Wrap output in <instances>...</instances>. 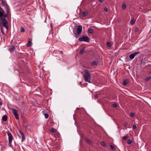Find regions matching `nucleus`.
I'll return each mask as SVG.
<instances>
[{
  "mask_svg": "<svg viewBox=\"0 0 151 151\" xmlns=\"http://www.w3.org/2000/svg\"><path fill=\"white\" fill-rule=\"evenodd\" d=\"M85 140H86V141H87V142H88V143H90V139H87V138H86L85 139Z\"/></svg>",
  "mask_w": 151,
  "mask_h": 151,
  "instance_id": "nucleus-29",
  "label": "nucleus"
},
{
  "mask_svg": "<svg viewBox=\"0 0 151 151\" xmlns=\"http://www.w3.org/2000/svg\"><path fill=\"white\" fill-rule=\"evenodd\" d=\"M20 31L21 32H24L25 31V29H24V28L22 27H21V28H20Z\"/></svg>",
  "mask_w": 151,
  "mask_h": 151,
  "instance_id": "nucleus-21",
  "label": "nucleus"
},
{
  "mask_svg": "<svg viewBox=\"0 0 151 151\" xmlns=\"http://www.w3.org/2000/svg\"><path fill=\"white\" fill-rule=\"evenodd\" d=\"M150 78H151V76L150 77ZM150 79H151V78H150Z\"/></svg>",
  "mask_w": 151,
  "mask_h": 151,
  "instance_id": "nucleus-44",
  "label": "nucleus"
},
{
  "mask_svg": "<svg viewBox=\"0 0 151 151\" xmlns=\"http://www.w3.org/2000/svg\"><path fill=\"white\" fill-rule=\"evenodd\" d=\"M7 117L6 115H4L2 118V120H3L4 121H7Z\"/></svg>",
  "mask_w": 151,
  "mask_h": 151,
  "instance_id": "nucleus-12",
  "label": "nucleus"
},
{
  "mask_svg": "<svg viewBox=\"0 0 151 151\" xmlns=\"http://www.w3.org/2000/svg\"><path fill=\"white\" fill-rule=\"evenodd\" d=\"M107 45L109 47H110L111 45V43L109 42H107Z\"/></svg>",
  "mask_w": 151,
  "mask_h": 151,
  "instance_id": "nucleus-25",
  "label": "nucleus"
},
{
  "mask_svg": "<svg viewBox=\"0 0 151 151\" xmlns=\"http://www.w3.org/2000/svg\"><path fill=\"white\" fill-rule=\"evenodd\" d=\"M130 115L131 116L133 117L134 116V114L133 113H131L130 114Z\"/></svg>",
  "mask_w": 151,
  "mask_h": 151,
  "instance_id": "nucleus-35",
  "label": "nucleus"
},
{
  "mask_svg": "<svg viewBox=\"0 0 151 151\" xmlns=\"http://www.w3.org/2000/svg\"><path fill=\"white\" fill-rule=\"evenodd\" d=\"M6 4V3L5 4V2H4V1H2L1 3V4L2 6H5V5Z\"/></svg>",
  "mask_w": 151,
  "mask_h": 151,
  "instance_id": "nucleus-26",
  "label": "nucleus"
},
{
  "mask_svg": "<svg viewBox=\"0 0 151 151\" xmlns=\"http://www.w3.org/2000/svg\"><path fill=\"white\" fill-rule=\"evenodd\" d=\"M112 106L114 107H116L117 106V104H114L112 105Z\"/></svg>",
  "mask_w": 151,
  "mask_h": 151,
  "instance_id": "nucleus-31",
  "label": "nucleus"
},
{
  "mask_svg": "<svg viewBox=\"0 0 151 151\" xmlns=\"http://www.w3.org/2000/svg\"><path fill=\"white\" fill-rule=\"evenodd\" d=\"M9 15L7 13L5 14L4 11H3V12H0V18H1L3 26L6 28L7 30L8 29L9 26L8 22L6 18Z\"/></svg>",
  "mask_w": 151,
  "mask_h": 151,
  "instance_id": "nucleus-1",
  "label": "nucleus"
},
{
  "mask_svg": "<svg viewBox=\"0 0 151 151\" xmlns=\"http://www.w3.org/2000/svg\"><path fill=\"white\" fill-rule=\"evenodd\" d=\"M127 138V136H124L122 137V139L123 140H126Z\"/></svg>",
  "mask_w": 151,
  "mask_h": 151,
  "instance_id": "nucleus-30",
  "label": "nucleus"
},
{
  "mask_svg": "<svg viewBox=\"0 0 151 151\" xmlns=\"http://www.w3.org/2000/svg\"><path fill=\"white\" fill-rule=\"evenodd\" d=\"M5 7L6 9V13H7L8 14H10L11 12L10 11V9L9 6L8 5L6 4L5 5Z\"/></svg>",
  "mask_w": 151,
  "mask_h": 151,
  "instance_id": "nucleus-7",
  "label": "nucleus"
},
{
  "mask_svg": "<svg viewBox=\"0 0 151 151\" xmlns=\"http://www.w3.org/2000/svg\"><path fill=\"white\" fill-rule=\"evenodd\" d=\"M74 34H75V37L76 38H78V35H78V34H77V33H76V32H74Z\"/></svg>",
  "mask_w": 151,
  "mask_h": 151,
  "instance_id": "nucleus-32",
  "label": "nucleus"
},
{
  "mask_svg": "<svg viewBox=\"0 0 151 151\" xmlns=\"http://www.w3.org/2000/svg\"><path fill=\"white\" fill-rule=\"evenodd\" d=\"M60 53L61 54H63V52L62 51H60Z\"/></svg>",
  "mask_w": 151,
  "mask_h": 151,
  "instance_id": "nucleus-40",
  "label": "nucleus"
},
{
  "mask_svg": "<svg viewBox=\"0 0 151 151\" xmlns=\"http://www.w3.org/2000/svg\"><path fill=\"white\" fill-rule=\"evenodd\" d=\"M84 77L85 81L86 82L91 83V76L89 72V70H84Z\"/></svg>",
  "mask_w": 151,
  "mask_h": 151,
  "instance_id": "nucleus-2",
  "label": "nucleus"
},
{
  "mask_svg": "<svg viewBox=\"0 0 151 151\" xmlns=\"http://www.w3.org/2000/svg\"><path fill=\"white\" fill-rule=\"evenodd\" d=\"M19 132L21 135V137H22V141L23 142L25 139V137L24 134V133L21 131L19 130Z\"/></svg>",
  "mask_w": 151,
  "mask_h": 151,
  "instance_id": "nucleus-9",
  "label": "nucleus"
},
{
  "mask_svg": "<svg viewBox=\"0 0 151 151\" xmlns=\"http://www.w3.org/2000/svg\"><path fill=\"white\" fill-rule=\"evenodd\" d=\"M88 14V12H83L82 13V15L83 17H85Z\"/></svg>",
  "mask_w": 151,
  "mask_h": 151,
  "instance_id": "nucleus-16",
  "label": "nucleus"
},
{
  "mask_svg": "<svg viewBox=\"0 0 151 151\" xmlns=\"http://www.w3.org/2000/svg\"><path fill=\"white\" fill-rule=\"evenodd\" d=\"M137 128V126L135 125H134L133 126V129H135Z\"/></svg>",
  "mask_w": 151,
  "mask_h": 151,
  "instance_id": "nucleus-34",
  "label": "nucleus"
},
{
  "mask_svg": "<svg viewBox=\"0 0 151 151\" xmlns=\"http://www.w3.org/2000/svg\"><path fill=\"white\" fill-rule=\"evenodd\" d=\"M103 0H99V1L101 2H103Z\"/></svg>",
  "mask_w": 151,
  "mask_h": 151,
  "instance_id": "nucleus-39",
  "label": "nucleus"
},
{
  "mask_svg": "<svg viewBox=\"0 0 151 151\" xmlns=\"http://www.w3.org/2000/svg\"><path fill=\"white\" fill-rule=\"evenodd\" d=\"M93 31L92 29H89L88 30V32L90 34H92L93 33Z\"/></svg>",
  "mask_w": 151,
  "mask_h": 151,
  "instance_id": "nucleus-17",
  "label": "nucleus"
},
{
  "mask_svg": "<svg viewBox=\"0 0 151 151\" xmlns=\"http://www.w3.org/2000/svg\"><path fill=\"white\" fill-rule=\"evenodd\" d=\"M2 104V103L1 102H0V105L1 106Z\"/></svg>",
  "mask_w": 151,
  "mask_h": 151,
  "instance_id": "nucleus-41",
  "label": "nucleus"
},
{
  "mask_svg": "<svg viewBox=\"0 0 151 151\" xmlns=\"http://www.w3.org/2000/svg\"><path fill=\"white\" fill-rule=\"evenodd\" d=\"M128 123L127 122H125L124 124V126L125 127H127L128 125Z\"/></svg>",
  "mask_w": 151,
  "mask_h": 151,
  "instance_id": "nucleus-33",
  "label": "nucleus"
},
{
  "mask_svg": "<svg viewBox=\"0 0 151 151\" xmlns=\"http://www.w3.org/2000/svg\"><path fill=\"white\" fill-rule=\"evenodd\" d=\"M45 22H46V19L45 20Z\"/></svg>",
  "mask_w": 151,
  "mask_h": 151,
  "instance_id": "nucleus-43",
  "label": "nucleus"
},
{
  "mask_svg": "<svg viewBox=\"0 0 151 151\" xmlns=\"http://www.w3.org/2000/svg\"><path fill=\"white\" fill-rule=\"evenodd\" d=\"M110 148L111 150H114V147L113 145H110Z\"/></svg>",
  "mask_w": 151,
  "mask_h": 151,
  "instance_id": "nucleus-27",
  "label": "nucleus"
},
{
  "mask_svg": "<svg viewBox=\"0 0 151 151\" xmlns=\"http://www.w3.org/2000/svg\"><path fill=\"white\" fill-rule=\"evenodd\" d=\"M127 143L128 144H130L132 143V141L131 139H129L127 141Z\"/></svg>",
  "mask_w": 151,
  "mask_h": 151,
  "instance_id": "nucleus-19",
  "label": "nucleus"
},
{
  "mask_svg": "<svg viewBox=\"0 0 151 151\" xmlns=\"http://www.w3.org/2000/svg\"><path fill=\"white\" fill-rule=\"evenodd\" d=\"M129 80L127 79H125L123 83V85L124 86H125L127 85V83L129 82Z\"/></svg>",
  "mask_w": 151,
  "mask_h": 151,
  "instance_id": "nucleus-13",
  "label": "nucleus"
},
{
  "mask_svg": "<svg viewBox=\"0 0 151 151\" xmlns=\"http://www.w3.org/2000/svg\"><path fill=\"white\" fill-rule=\"evenodd\" d=\"M12 113L14 115L16 119H19V117L17 113L18 111L15 109H12Z\"/></svg>",
  "mask_w": 151,
  "mask_h": 151,
  "instance_id": "nucleus-5",
  "label": "nucleus"
},
{
  "mask_svg": "<svg viewBox=\"0 0 151 151\" xmlns=\"http://www.w3.org/2000/svg\"><path fill=\"white\" fill-rule=\"evenodd\" d=\"M94 96L95 98H97L98 97V94H96L94 95Z\"/></svg>",
  "mask_w": 151,
  "mask_h": 151,
  "instance_id": "nucleus-37",
  "label": "nucleus"
},
{
  "mask_svg": "<svg viewBox=\"0 0 151 151\" xmlns=\"http://www.w3.org/2000/svg\"><path fill=\"white\" fill-rule=\"evenodd\" d=\"M85 50V47H83L81 49V50L80 51L79 53V54L81 55H82L83 53L84 52Z\"/></svg>",
  "mask_w": 151,
  "mask_h": 151,
  "instance_id": "nucleus-11",
  "label": "nucleus"
},
{
  "mask_svg": "<svg viewBox=\"0 0 151 151\" xmlns=\"http://www.w3.org/2000/svg\"><path fill=\"white\" fill-rule=\"evenodd\" d=\"M126 5L125 4H123L122 5V8L123 9H125L126 7Z\"/></svg>",
  "mask_w": 151,
  "mask_h": 151,
  "instance_id": "nucleus-23",
  "label": "nucleus"
},
{
  "mask_svg": "<svg viewBox=\"0 0 151 151\" xmlns=\"http://www.w3.org/2000/svg\"><path fill=\"white\" fill-rule=\"evenodd\" d=\"M134 22H135V21L134 19H131V20H130V23L131 24H133L134 23Z\"/></svg>",
  "mask_w": 151,
  "mask_h": 151,
  "instance_id": "nucleus-20",
  "label": "nucleus"
},
{
  "mask_svg": "<svg viewBox=\"0 0 151 151\" xmlns=\"http://www.w3.org/2000/svg\"><path fill=\"white\" fill-rule=\"evenodd\" d=\"M50 132L52 133H55L56 132V131L55 129L54 128H52L51 129Z\"/></svg>",
  "mask_w": 151,
  "mask_h": 151,
  "instance_id": "nucleus-18",
  "label": "nucleus"
},
{
  "mask_svg": "<svg viewBox=\"0 0 151 151\" xmlns=\"http://www.w3.org/2000/svg\"><path fill=\"white\" fill-rule=\"evenodd\" d=\"M45 117L46 118H47L49 117V115L47 114H45Z\"/></svg>",
  "mask_w": 151,
  "mask_h": 151,
  "instance_id": "nucleus-28",
  "label": "nucleus"
},
{
  "mask_svg": "<svg viewBox=\"0 0 151 151\" xmlns=\"http://www.w3.org/2000/svg\"><path fill=\"white\" fill-rule=\"evenodd\" d=\"M82 27L81 25H79L78 26L77 28L76 29V33L78 35H80L82 31Z\"/></svg>",
  "mask_w": 151,
  "mask_h": 151,
  "instance_id": "nucleus-6",
  "label": "nucleus"
},
{
  "mask_svg": "<svg viewBox=\"0 0 151 151\" xmlns=\"http://www.w3.org/2000/svg\"><path fill=\"white\" fill-rule=\"evenodd\" d=\"M139 53V52H136L133 53L129 55V58L131 59H133L135 56Z\"/></svg>",
  "mask_w": 151,
  "mask_h": 151,
  "instance_id": "nucleus-8",
  "label": "nucleus"
},
{
  "mask_svg": "<svg viewBox=\"0 0 151 151\" xmlns=\"http://www.w3.org/2000/svg\"><path fill=\"white\" fill-rule=\"evenodd\" d=\"M28 42L26 45V46L27 47H29L32 45V39L31 38H28Z\"/></svg>",
  "mask_w": 151,
  "mask_h": 151,
  "instance_id": "nucleus-10",
  "label": "nucleus"
},
{
  "mask_svg": "<svg viewBox=\"0 0 151 151\" xmlns=\"http://www.w3.org/2000/svg\"><path fill=\"white\" fill-rule=\"evenodd\" d=\"M90 40V38L87 36H85L83 35L81 37H80L78 40H79L81 41H84L86 42H88Z\"/></svg>",
  "mask_w": 151,
  "mask_h": 151,
  "instance_id": "nucleus-4",
  "label": "nucleus"
},
{
  "mask_svg": "<svg viewBox=\"0 0 151 151\" xmlns=\"http://www.w3.org/2000/svg\"><path fill=\"white\" fill-rule=\"evenodd\" d=\"M15 49V47L14 46H12L9 48V50L10 51L13 52L14 50Z\"/></svg>",
  "mask_w": 151,
  "mask_h": 151,
  "instance_id": "nucleus-14",
  "label": "nucleus"
},
{
  "mask_svg": "<svg viewBox=\"0 0 151 151\" xmlns=\"http://www.w3.org/2000/svg\"><path fill=\"white\" fill-rule=\"evenodd\" d=\"M151 78L150 76L148 77L145 79V81H147L149 80Z\"/></svg>",
  "mask_w": 151,
  "mask_h": 151,
  "instance_id": "nucleus-24",
  "label": "nucleus"
},
{
  "mask_svg": "<svg viewBox=\"0 0 151 151\" xmlns=\"http://www.w3.org/2000/svg\"><path fill=\"white\" fill-rule=\"evenodd\" d=\"M100 144L101 145L103 146H104L105 145V143L103 141H101L100 142Z\"/></svg>",
  "mask_w": 151,
  "mask_h": 151,
  "instance_id": "nucleus-22",
  "label": "nucleus"
},
{
  "mask_svg": "<svg viewBox=\"0 0 151 151\" xmlns=\"http://www.w3.org/2000/svg\"><path fill=\"white\" fill-rule=\"evenodd\" d=\"M138 31V29L137 28H135V31L136 32H137V31Z\"/></svg>",
  "mask_w": 151,
  "mask_h": 151,
  "instance_id": "nucleus-38",
  "label": "nucleus"
},
{
  "mask_svg": "<svg viewBox=\"0 0 151 151\" xmlns=\"http://www.w3.org/2000/svg\"><path fill=\"white\" fill-rule=\"evenodd\" d=\"M149 73L151 74V71L149 72Z\"/></svg>",
  "mask_w": 151,
  "mask_h": 151,
  "instance_id": "nucleus-42",
  "label": "nucleus"
},
{
  "mask_svg": "<svg viewBox=\"0 0 151 151\" xmlns=\"http://www.w3.org/2000/svg\"><path fill=\"white\" fill-rule=\"evenodd\" d=\"M6 132L8 136L9 145L10 146H11L12 141L14 138L12 134L9 131H8Z\"/></svg>",
  "mask_w": 151,
  "mask_h": 151,
  "instance_id": "nucleus-3",
  "label": "nucleus"
},
{
  "mask_svg": "<svg viewBox=\"0 0 151 151\" xmlns=\"http://www.w3.org/2000/svg\"><path fill=\"white\" fill-rule=\"evenodd\" d=\"M98 64V62L96 61H94L91 63V65L93 66H94L95 65H97Z\"/></svg>",
  "mask_w": 151,
  "mask_h": 151,
  "instance_id": "nucleus-15",
  "label": "nucleus"
},
{
  "mask_svg": "<svg viewBox=\"0 0 151 151\" xmlns=\"http://www.w3.org/2000/svg\"><path fill=\"white\" fill-rule=\"evenodd\" d=\"M104 11H105V12H108V8L106 7H105L104 8Z\"/></svg>",
  "mask_w": 151,
  "mask_h": 151,
  "instance_id": "nucleus-36",
  "label": "nucleus"
}]
</instances>
